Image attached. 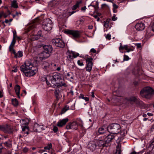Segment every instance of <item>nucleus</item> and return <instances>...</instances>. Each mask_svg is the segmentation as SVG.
<instances>
[{
    "label": "nucleus",
    "mask_w": 154,
    "mask_h": 154,
    "mask_svg": "<svg viewBox=\"0 0 154 154\" xmlns=\"http://www.w3.org/2000/svg\"><path fill=\"white\" fill-rule=\"evenodd\" d=\"M28 127H27V126H25L24 128H22V131H24L25 130V129L26 128H27V129H28Z\"/></svg>",
    "instance_id": "54"
},
{
    "label": "nucleus",
    "mask_w": 154,
    "mask_h": 154,
    "mask_svg": "<svg viewBox=\"0 0 154 154\" xmlns=\"http://www.w3.org/2000/svg\"><path fill=\"white\" fill-rule=\"evenodd\" d=\"M129 48H128V46L127 45H125L124 46V49L127 51H128L129 50Z\"/></svg>",
    "instance_id": "49"
},
{
    "label": "nucleus",
    "mask_w": 154,
    "mask_h": 154,
    "mask_svg": "<svg viewBox=\"0 0 154 154\" xmlns=\"http://www.w3.org/2000/svg\"><path fill=\"white\" fill-rule=\"evenodd\" d=\"M129 59V57L128 56L125 55L124 57V60H128Z\"/></svg>",
    "instance_id": "42"
},
{
    "label": "nucleus",
    "mask_w": 154,
    "mask_h": 154,
    "mask_svg": "<svg viewBox=\"0 0 154 154\" xmlns=\"http://www.w3.org/2000/svg\"><path fill=\"white\" fill-rule=\"evenodd\" d=\"M49 80L50 82V85L53 87H59L64 86L66 87V84L62 82L60 74L57 73H54L49 76Z\"/></svg>",
    "instance_id": "1"
},
{
    "label": "nucleus",
    "mask_w": 154,
    "mask_h": 154,
    "mask_svg": "<svg viewBox=\"0 0 154 154\" xmlns=\"http://www.w3.org/2000/svg\"><path fill=\"white\" fill-rule=\"evenodd\" d=\"M4 144L8 147L10 146V144H8L7 142H5V143H4Z\"/></svg>",
    "instance_id": "52"
},
{
    "label": "nucleus",
    "mask_w": 154,
    "mask_h": 154,
    "mask_svg": "<svg viewBox=\"0 0 154 154\" xmlns=\"http://www.w3.org/2000/svg\"><path fill=\"white\" fill-rule=\"evenodd\" d=\"M79 98H82L83 99L84 98V95L82 94H81L79 96Z\"/></svg>",
    "instance_id": "57"
},
{
    "label": "nucleus",
    "mask_w": 154,
    "mask_h": 154,
    "mask_svg": "<svg viewBox=\"0 0 154 154\" xmlns=\"http://www.w3.org/2000/svg\"><path fill=\"white\" fill-rule=\"evenodd\" d=\"M66 32L67 34L72 35L74 38H78L80 36V33L78 31L68 30Z\"/></svg>",
    "instance_id": "10"
},
{
    "label": "nucleus",
    "mask_w": 154,
    "mask_h": 154,
    "mask_svg": "<svg viewBox=\"0 0 154 154\" xmlns=\"http://www.w3.org/2000/svg\"><path fill=\"white\" fill-rule=\"evenodd\" d=\"M141 102L139 100H137V99H136V101H135V103L137 104V105L138 106L141 103Z\"/></svg>",
    "instance_id": "41"
},
{
    "label": "nucleus",
    "mask_w": 154,
    "mask_h": 154,
    "mask_svg": "<svg viewBox=\"0 0 154 154\" xmlns=\"http://www.w3.org/2000/svg\"><path fill=\"white\" fill-rule=\"evenodd\" d=\"M91 52L94 53H95L96 52V50L94 48L91 49Z\"/></svg>",
    "instance_id": "47"
},
{
    "label": "nucleus",
    "mask_w": 154,
    "mask_h": 154,
    "mask_svg": "<svg viewBox=\"0 0 154 154\" xmlns=\"http://www.w3.org/2000/svg\"><path fill=\"white\" fill-rule=\"evenodd\" d=\"M86 7L85 6L82 7L81 8V10L82 11H85L86 9Z\"/></svg>",
    "instance_id": "59"
},
{
    "label": "nucleus",
    "mask_w": 154,
    "mask_h": 154,
    "mask_svg": "<svg viewBox=\"0 0 154 154\" xmlns=\"http://www.w3.org/2000/svg\"><path fill=\"white\" fill-rule=\"evenodd\" d=\"M17 54V57H20L23 56V53L21 51H18Z\"/></svg>",
    "instance_id": "35"
},
{
    "label": "nucleus",
    "mask_w": 154,
    "mask_h": 154,
    "mask_svg": "<svg viewBox=\"0 0 154 154\" xmlns=\"http://www.w3.org/2000/svg\"><path fill=\"white\" fill-rule=\"evenodd\" d=\"M93 28V26H88V29H92Z\"/></svg>",
    "instance_id": "63"
},
{
    "label": "nucleus",
    "mask_w": 154,
    "mask_h": 154,
    "mask_svg": "<svg viewBox=\"0 0 154 154\" xmlns=\"http://www.w3.org/2000/svg\"><path fill=\"white\" fill-rule=\"evenodd\" d=\"M150 69L151 71L154 72V62H152V64L150 66Z\"/></svg>",
    "instance_id": "36"
},
{
    "label": "nucleus",
    "mask_w": 154,
    "mask_h": 154,
    "mask_svg": "<svg viewBox=\"0 0 154 154\" xmlns=\"http://www.w3.org/2000/svg\"><path fill=\"white\" fill-rule=\"evenodd\" d=\"M106 38L108 40H110L111 39V35L109 34H107L106 36Z\"/></svg>",
    "instance_id": "45"
},
{
    "label": "nucleus",
    "mask_w": 154,
    "mask_h": 154,
    "mask_svg": "<svg viewBox=\"0 0 154 154\" xmlns=\"http://www.w3.org/2000/svg\"><path fill=\"white\" fill-rule=\"evenodd\" d=\"M96 143L95 140L90 141L88 144V148L92 151H94L97 147Z\"/></svg>",
    "instance_id": "11"
},
{
    "label": "nucleus",
    "mask_w": 154,
    "mask_h": 154,
    "mask_svg": "<svg viewBox=\"0 0 154 154\" xmlns=\"http://www.w3.org/2000/svg\"><path fill=\"white\" fill-rule=\"evenodd\" d=\"M0 130L6 133H10L12 132V127L7 124L0 125Z\"/></svg>",
    "instance_id": "8"
},
{
    "label": "nucleus",
    "mask_w": 154,
    "mask_h": 154,
    "mask_svg": "<svg viewBox=\"0 0 154 154\" xmlns=\"http://www.w3.org/2000/svg\"><path fill=\"white\" fill-rule=\"evenodd\" d=\"M72 54H73V55H72V57L73 58H76L77 56H78L79 55V54L78 53H75L74 52H72Z\"/></svg>",
    "instance_id": "39"
},
{
    "label": "nucleus",
    "mask_w": 154,
    "mask_h": 154,
    "mask_svg": "<svg viewBox=\"0 0 154 154\" xmlns=\"http://www.w3.org/2000/svg\"><path fill=\"white\" fill-rule=\"evenodd\" d=\"M43 50H44V52H41L39 54V58L42 60L49 57V54L52 52L53 48L50 45H39V50L41 51Z\"/></svg>",
    "instance_id": "3"
},
{
    "label": "nucleus",
    "mask_w": 154,
    "mask_h": 154,
    "mask_svg": "<svg viewBox=\"0 0 154 154\" xmlns=\"http://www.w3.org/2000/svg\"><path fill=\"white\" fill-rule=\"evenodd\" d=\"M12 104L14 106H16L18 105V101L16 99H12Z\"/></svg>",
    "instance_id": "27"
},
{
    "label": "nucleus",
    "mask_w": 154,
    "mask_h": 154,
    "mask_svg": "<svg viewBox=\"0 0 154 154\" xmlns=\"http://www.w3.org/2000/svg\"><path fill=\"white\" fill-rule=\"evenodd\" d=\"M40 64L42 67L45 70H47L50 66L48 62L45 61H42Z\"/></svg>",
    "instance_id": "16"
},
{
    "label": "nucleus",
    "mask_w": 154,
    "mask_h": 154,
    "mask_svg": "<svg viewBox=\"0 0 154 154\" xmlns=\"http://www.w3.org/2000/svg\"><path fill=\"white\" fill-rule=\"evenodd\" d=\"M59 91L58 90L56 89L54 91L55 95L57 98H58L59 94Z\"/></svg>",
    "instance_id": "37"
},
{
    "label": "nucleus",
    "mask_w": 154,
    "mask_h": 154,
    "mask_svg": "<svg viewBox=\"0 0 154 154\" xmlns=\"http://www.w3.org/2000/svg\"><path fill=\"white\" fill-rule=\"evenodd\" d=\"M93 59L92 58H87L86 59L87 63L86 70L90 72L91 70L93 65Z\"/></svg>",
    "instance_id": "9"
},
{
    "label": "nucleus",
    "mask_w": 154,
    "mask_h": 154,
    "mask_svg": "<svg viewBox=\"0 0 154 154\" xmlns=\"http://www.w3.org/2000/svg\"><path fill=\"white\" fill-rule=\"evenodd\" d=\"M121 146L120 144H118L116 147V152L115 154H121Z\"/></svg>",
    "instance_id": "23"
},
{
    "label": "nucleus",
    "mask_w": 154,
    "mask_h": 154,
    "mask_svg": "<svg viewBox=\"0 0 154 154\" xmlns=\"http://www.w3.org/2000/svg\"><path fill=\"white\" fill-rule=\"evenodd\" d=\"M13 48H9V51L14 54V57L17 58V54L16 53L15 50Z\"/></svg>",
    "instance_id": "31"
},
{
    "label": "nucleus",
    "mask_w": 154,
    "mask_h": 154,
    "mask_svg": "<svg viewBox=\"0 0 154 154\" xmlns=\"http://www.w3.org/2000/svg\"><path fill=\"white\" fill-rule=\"evenodd\" d=\"M15 38L16 36L15 34L14 33V36L12 42H11V44L9 47V48H13L16 42Z\"/></svg>",
    "instance_id": "22"
},
{
    "label": "nucleus",
    "mask_w": 154,
    "mask_h": 154,
    "mask_svg": "<svg viewBox=\"0 0 154 154\" xmlns=\"http://www.w3.org/2000/svg\"><path fill=\"white\" fill-rule=\"evenodd\" d=\"M20 86L18 85H17L15 87V90L17 94V95L18 96L19 98H20Z\"/></svg>",
    "instance_id": "20"
},
{
    "label": "nucleus",
    "mask_w": 154,
    "mask_h": 154,
    "mask_svg": "<svg viewBox=\"0 0 154 154\" xmlns=\"http://www.w3.org/2000/svg\"><path fill=\"white\" fill-rule=\"evenodd\" d=\"M96 143H97V145L99 147H103L105 146L107 147L108 146H107L106 144V142L105 140H96Z\"/></svg>",
    "instance_id": "14"
},
{
    "label": "nucleus",
    "mask_w": 154,
    "mask_h": 154,
    "mask_svg": "<svg viewBox=\"0 0 154 154\" xmlns=\"http://www.w3.org/2000/svg\"><path fill=\"white\" fill-rule=\"evenodd\" d=\"M58 128L56 126H54L53 128V131L55 132H56L58 131Z\"/></svg>",
    "instance_id": "43"
},
{
    "label": "nucleus",
    "mask_w": 154,
    "mask_h": 154,
    "mask_svg": "<svg viewBox=\"0 0 154 154\" xmlns=\"http://www.w3.org/2000/svg\"><path fill=\"white\" fill-rule=\"evenodd\" d=\"M136 29L138 31L143 30L145 28L144 24L142 23H138L135 26Z\"/></svg>",
    "instance_id": "15"
},
{
    "label": "nucleus",
    "mask_w": 154,
    "mask_h": 154,
    "mask_svg": "<svg viewBox=\"0 0 154 154\" xmlns=\"http://www.w3.org/2000/svg\"><path fill=\"white\" fill-rule=\"evenodd\" d=\"M82 3V1H80V2H77L76 4L74 5L72 7V10H76L77 8L79 7V4Z\"/></svg>",
    "instance_id": "26"
},
{
    "label": "nucleus",
    "mask_w": 154,
    "mask_h": 154,
    "mask_svg": "<svg viewBox=\"0 0 154 154\" xmlns=\"http://www.w3.org/2000/svg\"><path fill=\"white\" fill-rule=\"evenodd\" d=\"M124 49V46L123 47L121 46L119 48V49L120 50H122L123 49Z\"/></svg>",
    "instance_id": "56"
},
{
    "label": "nucleus",
    "mask_w": 154,
    "mask_h": 154,
    "mask_svg": "<svg viewBox=\"0 0 154 154\" xmlns=\"http://www.w3.org/2000/svg\"><path fill=\"white\" fill-rule=\"evenodd\" d=\"M68 119L66 118L63 119L58 122L57 124V126L61 127L65 125L66 123L68 121Z\"/></svg>",
    "instance_id": "17"
},
{
    "label": "nucleus",
    "mask_w": 154,
    "mask_h": 154,
    "mask_svg": "<svg viewBox=\"0 0 154 154\" xmlns=\"http://www.w3.org/2000/svg\"><path fill=\"white\" fill-rule=\"evenodd\" d=\"M110 19H107L105 22H104V26L106 28H108L109 26L108 24L109 22V21Z\"/></svg>",
    "instance_id": "34"
},
{
    "label": "nucleus",
    "mask_w": 154,
    "mask_h": 154,
    "mask_svg": "<svg viewBox=\"0 0 154 154\" xmlns=\"http://www.w3.org/2000/svg\"><path fill=\"white\" fill-rule=\"evenodd\" d=\"M28 148H27L26 147L24 148L23 149V152H27V151H28Z\"/></svg>",
    "instance_id": "46"
},
{
    "label": "nucleus",
    "mask_w": 154,
    "mask_h": 154,
    "mask_svg": "<svg viewBox=\"0 0 154 154\" xmlns=\"http://www.w3.org/2000/svg\"><path fill=\"white\" fill-rule=\"evenodd\" d=\"M137 48H141V45L140 43H137L135 44Z\"/></svg>",
    "instance_id": "44"
},
{
    "label": "nucleus",
    "mask_w": 154,
    "mask_h": 154,
    "mask_svg": "<svg viewBox=\"0 0 154 154\" xmlns=\"http://www.w3.org/2000/svg\"><path fill=\"white\" fill-rule=\"evenodd\" d=\"M67 54L69 60H70L73 59L72 55H73V54H72V52L71 53L67 52Z\"/></svg>",
    "instance_id": "29"
},
{
    "label": "nucleus",
    "mask_w": 154,
    "mask_h": 154,
    "mask_svg": "<svg viewBox=\"0 0 154 154\" xmlns=\"http://www.w3.org/2000/svg\"><path fill=\"white\" fill-rule=\"evenodd\" d=\"M38 57L36 56L34 57V61L33 63V66H38Z\"/></svg>",
    "instance_id": "21"
},
{
    "label": "nucleus",
    "mask_w": 154,
    "mask_h": 154,
    "mask_svg": "<svg viewBox=\"0 0 154 154\" xmlns=\"http://www.w3.org/2000/svg\"><path fill=\"white\" fill-rule=\"evenodd\" d=\"M43 15L39 17V24L45 31H49L52 29V21L49 18H45L43 20Z\"/></svg>",
    "instance_id": "4"
},
{
    "label": "nucleus",
    "mask_w": 154,
    "mask_h": 154,
    "mask_svg": "<svg viewBox=\"0 0 154 154\" xmlns=\"http://www.w3.org/2000/svg\"><path fill=\"white\" fill-rule=\"evenodd\" d=\"M69 109V107L67 106H66L64 108H63L61 111V114H62L65 113L67 110Z\"/></svg>",
    "instance_id": "28"
},
{
    "label": "nucleus",
    "mask_w": 154,
    "mask_h": 154,
    "mask_svg": "<svg viewBox=\"0 0 154 154\" xmlns=\"http://www.w3.org/2000/svg\"><path fill=\"white\" fill-rule=\"evenodd\" d=\"M11 6L14 8H18V5L17 4L16 1H14L12 3Z\"/></svg>",
    "instance_id": "32"
},
{
    "label": "nucleus",
    "mask_w": 154,
    "mask_h": 154,
    "mask_svg": "<svg viewBox=\"0 0 154 154\" xmlns=\"http://www.w3.org/2000/svg\"><path fill=\"white\" fill-rule=\"evenodd\" d=\"M41 81L45 82L48 85H50V83L48 82L45 77H42L41 78Z\"/></svg>",
    "instance_id": "30"
},
{
    "label": "nucleus",
    "mask_w": 154,
    "mask_h": 154,
    "mask_svg": "<svg viewBox=\"0 0 154 154\" xmlns=\"http://www.w3.org/2000/svg\"><path fill=\"white\" fill-rule=\"evenodd\" d=\"M151 28L152 31L154 32V23L151 26Z\"/></svg>",
    "instance_id": "58"
},
{
    "label": "nucleus",
    "mask_w": 154,
    "mask_h": 154,
    "mask_svg": "<svg viewBox=\"0 0 154 154\" xmlns=\"http://www.w3.org/2000/svg\"><path fill=\"white\" fill-rule=\"evenodd\" d=\"M52 44L57 47L63 48L65 46L63 42L59 38L53 39L51 41Z\"/></svg>",
    "instance_id": "7"
},
{
    "label": "nucleus",
    "mask_w": 154,
    "mask_h": 154,
    "mask_svg": "<svg viewBox=\"0 0 154 154\" xmlns=\"http://www.w3.org/2000/svg\"><path fill=\"white\" fill-rule=\"evenodd\" d=\"M83 99H84L86 101H88L89 100V99L87 97H84Z\"/></svg>",
    "instance_id": "55"
},
{
    "label": "nucleus",
    "mask_w": 154,
    "mask_h": 154,
    "mask_svg": "<svg viewBox=\"0 0 154 154\" xmlns=\"http://www.w3.org/2000/svg\"><path fill=\"white\" fill-rule=\"evenodd\" d=\"M140 93L142 97L149 99L154 94V90L150 87H146L141 90Z\"/></svg>",
    "instance_id": "5"
},
{
    "label": "nucleus",
    "mask_w": 154,
    "mask_h": 154,
    "mask_svg": "<svg viewBox=\"0 0 154 154\" xmlns=\"http://www.w3.org/2000/svg\"><path fill=\"white\" fill-rule=\"evenodd\" d=\"M108 131L113 134L118 133L120 131V126L117 124H113L107 127Z\"/></svg>",
    "instance_id": "6"
},
{
    "label": "nucleus",
    "mask_w": 154,
    "mask_h": 154,
    "mask_svg": "<svg viewBox=\"0 0 154 154\" xmlns=\"http://www.w3.org/2000/svg\"><path fill=\"white\" fill-rule=\"evenodd\" d=\"M94 17L95 18L97 19V20L98 21H99L100 20L99 18L98 17V16L97 15H95L94 16Z\"/></svg>",
    "instance_id": "48"
},
{
    "label": "nucleus",
    "mask_w": 154,
    "mask_h": 154,
    "mask_svg": "<svg viewBox=\"0 0 154 154\" xmlns=\"http://www.w3.org/2000/svg\"><path fill=\"white\" fill-rule=\"evenodd\" d=\"M107 6V5H106V4H103L102 5V8H103Z\"/></svg>",
    "instance_id": "60"
},
{
    "label": "nucleus",
    "mask_w": 154,
    "mask_h": 154,
    "mask_svg": "<svg viewBox=\"0 0 154 154\" xmlns=\"http://www.w3.org/2000/svg\"><path fill=\"white\" fill-rule=\"evenodd\" d=\"M151 131H153L154 130V124L153 125L151 128Z\"/></svg>",
    "instance_id": "53"
},
{
    "label": "nucleus",
    "mask_w": 154,
    "mask_h": 154,
    "mask_svg": "<svg viewBox=\"0 0 154 154\" xmlns=\"http://www.w3.org/2000/svg\"><path fill=\"white\" fill-rule=\"evenodd\" d=\"M140 69L137 67H136L133 71V73L135 75L139 74Z\"/></svg>",
    "instance_id": "24"
},
{
    "label": "nucleus",
    "mask_w": 154,
    "mask_h": 154,
    "mask_svg": "<svg viewBox=\"0 0 154 154\" xmlns=\"http://www.w3.org/2000/svg\"><path fill=\"white\" fill-rule=\"evenodd\" d=\"M52 147V145L51 143H48V144L47 146H45L44 147V149H45L49 150Z\"/></svg>",
    "instance_id": "33"
},
{
    "label": "nucleus",
    "mask_w": 154,
    "mask_h": 154,
    "mask_svg": "<svg viewBox=\"0 0 154 154\" xmlns=\"http://www.w3.org/2000/svg\"><path fill=\"white\" fill-rule=\"evenodd\" d=\"M133 51V50L131 48H129V50L128 51H127V52H129L130 51Z\"/></svg>",
    "instance_id": "62"
},
{
    "label": "nucleus",
    "mask_w": 154,
    "mask_h": 154,
    "mask_svg": "<svg viewBox=\"0 0 154 154\" xmlns=\"http://www.w3.org/2000/svg\"><path fill=\"white\" fill-rule=\"evenodd\" d=\"M114 136L113 135L109 134L104 139V140L106 142V144L109 146L110 145V142L114 138Z\"/></svg>",
    "instance_id": "13"
},
{
    "label": "nucleus",
    "mask_w": 154,
    "mask_h": 154,
    "mask_svg": "<svg viewBox=\"0 0 154 154\" xmlns=\"http://www.w3.org/2000/svg\"><path fill=\"white\" fill-rule=\"evenodd\" d=\"M117 18L115 16H113V17H112V20L113 21H115L116 20H117Z\"/></svg>",
    "instance_id": "51"
},
{
    "label": "nucleus",
    "mask_w": 154,
    "mask_h": 154,
    "mask_svg": "<svg viewBox=\"0 0 154 154\" xmlns=\"http://www.w3.org/2000/svg\"><path fill=\"white\" fill-rule=\"evenodd\" d=\"M46 40L45 35L41 31L40 32H39V41L41 42H44Z\"/></svg>",
    "instance_id": "18"
},
{
    "label": "nucleus",
    "mask_w": 154,
    "mask_h": 154,
    "mask_svg": "<svg viewBox=\"0 0 154 154\" xmlns=\"http://www.w3.org/2000/svg\"><path fill=\"white\" fill-rule=\"evenodd\" d=\"M3 16H4L5 18H6L7 17V15L5 14L3 11H2L1 12L0 14V18Z\"/></svg>",
    "instance_id": "38"
},
{
    "label": "nucleus",
    "mask_w": 154,
    "mask_h": 154,
    "mask_svg": "<svg viewBox=\"0 0 154 154\" xmlns=\"http://www.w3.org/2000/svg\"><path fill=\"white\" fill-rule=\"evenodd\" d=\"M91 97H94V92H92L91 93Z\"/></svg>",
    "instance_id": "64"
},
{
    "label": "nucleus",
    "mask_w": 154,
    "mask_h": 154,
    "mask_svg": "<svg viewBox=\"0 0 154 154\" xmlns=\"http://www.w3.org/2000/svg\"><path fill=\"white\" fill-rule=\"evenodd\" d=\"M137 98L134 97H131L128 100V101L130 103L132 102H134L136 101Z\"/></svg>",
    "instance_id": "25"
},
{
    "label": "nucleus",
    "mask_w": 154,
    "mask_h": 154,
    "mask_svg": "<svg viewBox=\"0 0 154 154\" xmlns=\"http://www.w3.org/2000/svg\"><path fill=\"white\" fill-rule=\"evenodd\" d=\"M107 127L105 126H103L102 127L100 128L98 130V132L100 134H103L105 133L107 131H108Z\"/></svg>",
    "instance_id": "19"
},
{
    "label": "nucleus",
    "mask_w": 154,
    "mask_h": 154,
    "mask_svg": "<svg viewBox=\"0 0 154 154\" xmlns=\"http://www.w3.org/2000/svg\"><path fill=\"white\" fill-rule=\"evenodd\" d=\"M78 125L75 122H73L69 123L68 125L66 126V128L67 129H73L77 130L78 128Z\"/></svg>",
    "instance_id": "12"
},
{
    "label": "nucleus",
    "mask_w": 154,
    "mask_h": 154,
    "mask_svg": "<svg viewBox=\"0 0 154 154\" xmlns=\"http://www.w3.org/2000/svg\"><path fill=\"white\" fill-rule=\"evenodd\" d=\"M17 71V69L15 68L14 69L12 70V72H16Z\"/></svg>",
    "instance_id": "61"
},
{
    "label": "nucleus",
    "mask_w": 154,
    "mask_h": 154,
    "mask_svg": "<svg viewBox=\"0 0 154 154\" xmlns=\"http://www.w3.org/2000/svg\"><path fill=\"white\" fill-rule=\"evenodd\" d=\"M33 67L30 60H28L25 62L24 65L20 66V69L26 76L30 77L35 75L36 72L35 70L32 69Z\"/></svg>",
    "instance_id": "2"
},
{
    "label": "nucleus",
    "mask_w": 154,
    "mask_h": 154,
    "mask_svg": "<svg viewBox=\"0 0 154 154\" xmlns=\"http://www.w3.org/2000/svg\"><path fill=\"white\" fill-rule=\"evenodd\" d=\"M77 63H78V64L79 66H82L83 65H84L83 62L81 60H78Z\"/></svg>",
    "instance_id": "40"
},
{
    "label": "nucleus",
    "mask_w": 154,
    "mask_h": 154,
    "mask_svg": "<svg viewBox=\"0 0 154 154\" xmlns=\"http://www.w3.org/2000/svg\"><path fill=\"white\" fill-rule=\"evenodd\" d=\"M113 9H117L118 8V6H117L116 4H114L113 5Z\"/></svg>",
    "instance_id": "50"
}]
</instances>
